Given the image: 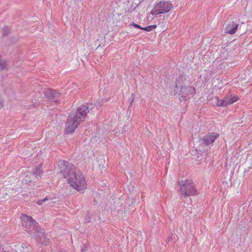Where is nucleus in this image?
Returning <instances> with one entry per match:
<instances>
[{"instance_id": "obj_1", "label": "nucleus", "mask_w": 252, "mask_h": 252, "mask_svg": "<svg viewBox=\"0 0 252 252\" xmlns=\"http://www.w3.org/2000/svg\"><path fill=\"white\" fill-rule=\"evenodd\" d=\"M102 104L103 103L97 101L94 103H88L86 105H81L76 111H72L66 120L64 133L66 134L73 133L90 110L93 109L94 106L100 107Z\"/></svg>"}, {"instance_id": "obj_2", "label": "nucleus", "mask_w": 252, "mask_h": 252, "mask_svg": "<svg viewBox=\"0 0 252 252\" xmlns=\"http://www.w3.org/2000/svg\"><path fill=\"white\" fill-rule=\"evenodd\" d=\"M173 92L174 95H179L180 101H186L187 99L193 96L195 93V89L191 86H183L179 79H178L176 80Z\"/></svg>"}, {"instance_id": "obj_3", "label": "nucleus", "mask_w": 252, "mask_h": 252, "mask_svg": "<svg viewBox=\"0 0 252 252\" xmlns=\"http://www.w3.org/2000/svg\"><path fill=\"white\" fill-rule=\"evenodd\" d=\"M67 183L74 189H86L87 184L83 174L76 170L67 180Z\"/></svg>"}, {"instance_id": "obj_4", "label": "nucleus", "mask_w": 252, "mask_h": 252, "mask_svg": "<svg viewBox=\"0 0 252 252\" xmlns=\"http://www.w3.org/2000/svg\"><path fill=\"white\" fill-rule=\"evenodd\" d=\"M59 167L60 172L66 180L70 177L72 174L77 170L73 164L65 160L61 161L59 164Z\"/></svg>"}, {"instance_id": "obj_5", "label": "nucleus", "mask_w": 252, "mask_h": 252, "mask_svg": "<svg viewBox=\"0 0 252 252\" xmlns=\"http://www.w3.org/2000/svg\"><path fill=\"white\" fill-rule=\"evenodd\" d=\"M173 8V5L168 1H161L156 3L151 12L152 15L166 13L169 12Z\"/></svg>"}, {"instance_id": "obj_6", "label": "nucleus", "mask_w": 252, "mask_h": 252, "mask_svg": "<svg viewBox=\"0 0 252 252\" xmlns=\"http://www.w3.org/2000/svg\"><path fill=\"white\" fill-rule=\"evenodd\" d=\"M21 220L22 224L29 232L35 233L38 232V223L31 217L26 215H22Z\"/></svg>"}, {"instance_id": "obj_7", "label": "nucleus", "mask_w": 252, "mask_h": 252, "mask_svg": "<svg viewBox=\"0 0 252 252\" xmlns=\"http://www.w3.org/2000/svg\"><path fill=\"white\" fill-rule=\"evenodd\" d=\"M42 164L41 163L38 167H36L32 169V170L29 173V175H27L24 181L26 183H30L31 182L34 181L36 179H38V177H40L42 175L43 172L40 169Z\"/></svg>"}, {"instance_id": "obj_8", "label": "nucleus", "mask_w": 252, "mask_h": 252, "mask_svg": "<svg viewBox=\"0 0 252 252\" xmlns=\"http://www.w3.org/2000/svg\"><path fill=\"white\" fill-rule=\"evenodd\" d=\"M219 136V134L217 132H209L200 139V141H202L205 146H208L210 144H213Z\"/></svg>"}, {"instance_id": "obj_9", "label": "nucleus", "mask_w": 252, "mask_h": 252, "mask_svg": "<svg viewBox=\"0 0 252 252\" xmlns=\"http://www.w3.org/2000/svg\"><path fill=\"white\" fill-rule=\"evenodd\" d=\"M44 94L48 99L54 101H57V99L61 95V93L57 92L55 90L49 88L44 90Z\"/></svg>"}, {"instance_id": "obj_10", "label": "nucleus", "mask_w": 252, "mask_h": 252, "mask_svg": "<svg viewBox=\"0 0 252 252\" xmlns=\"http://www.w3.org/2000/svg\"><path fill=\"white\" fill-rule=\"evenodd\" d=\"M180 189H195V186L191 180H182L178 182Z\"/></svg>"}, {"instance_id": "obj_11", "label": "nucleus", "mask_w": 252, "mask_h": 252, "mask_svg": "<svg viewBox=\"0 0 252 252\" xmlns=\"http://www.w3.org/2000/svg\"><path fill=\"white\" fill-rule=\"evenodd\" d=\"M238 26V24L234 23V22L228 24L225 32L227 33L233 34L236 32Z\"/></svg>"}, {"instance_id": "obj_12", "label": "nucleus", "mask_w": 252, "mask_h": 252, "mask_svg": "<svg viewBox=\"0 0 252 252\" xmlns=\"http://www.w3.org/2000/svg\"><path fill=\"white\" fill-rule=\"evenodd\" d=\"M196 190H181V194L183 197H187L195 194Z\"/></svg>"}, {"instance_id": "obj_13", "label": "nucleus", "mask_w": 252, "mask_h": 252, "mask_svg": "<svg viewBox=\"0 0 252 252\" xmlns=\"http://www.w3.org/2000/svg\"><path fill=\"white\" fill-rule=\"evenodd\" d=\"M7 69V63L5 60L0 55V71Z\"/></svg>"}, {"instance_id": "obj_14", "label": "nucleus", "mask_w": 252, "mask_h": 252, "mask_svg": "<svg viewBox=\"0 0 252 252\" xmlns=\"http://www.w3.org/2000/svg\"><path fill=\"white\" fill-rule=\"evenodd\" d=\"M228 98H225L221 100V103L220 104V107H226L231 104Z\"/></svg>"}, {"instance_id": "obj_15", "label": "nucleus", "mask_w": 252, "mask_h": 252, "mask_svg": "<svg viewBox=\"0 0 252 252\" xmlns=\"http://www.w3.org/2000/svg\"><path fill=\"white\" fill-rule=\"evenodd\" d=\"M2 35L3 36H7L9 33V28L8 26H4L2 29Z\"/></svg>"}, {"instance_id": "obj_16", "label": "nucleus", "mask_w": 252, "mask_h": 252, "mask_svg": "<svg viewBox=\"0 0 252 252\" xmlns=\"http://www.w3.org/2000/svg\"><path fill=\"white\" fill-rule=\"evenodd\" d=\"M230 101V103L231 104L235 102L237 100L239 99V97L236 95H231L230 98H228Z\"/></svg>"}, {"instance_id": "obj_17", "label": "nucleus", "mask_w": 252, "mask_h": 252, "mask_svg": "<svg viewBox=\"0 0 252 252\" xmlns=\"http://www.w3.org/2000/svg\"><path fill=\"white\" fill-rule=\"evenodd\" d=\"M134 100V96L133 94H131V96L129 97L128 102L129 103V105L131 106Z\"/></svg>"}, {"instance_id": "obj_18", "label": "nucleus", "mask_w": 252, "mask_h": 252, "mask_svg": "<svg viewBox=\"0 0 252 252\" xmlns=\"http://www.w3.org/2000/svg\"><path fill=\"white\" fill-rule=\"evenodd\" d=\"M130 26H133L134 28H137V29H141V30H142V27H141L140 25L137 24H135L134 22H132Z\"/></svg>"}, {"instance_id": "obj_19", "label": "nucleus", "mask_w": 252, "mask_h": 252, "mask_svg": "<svg viewBox=\"0 0 252 252\" xmlns=\"http://www.w3.org/2000/svg\"><path fill=\"white\" fill-rule=\"evenodd\" d=\"M50 199V198H47V197H45V198L44 199H41V200H38V201H37V204H38V205H41V204H42L43 202L45 201H46V200H49V199Z\"/></svg>"}, {"instance_id": "obj_20", "label": "nucleus", "mask_w": 252, "mask_h": 252, "mask_svg": "<svg viewBox=\"0 0 252 252\" xmlns=\"http://www.w3.org/2000/svg\"><path fill=\"white\" fill-rule=\"evenodd\" d=\"M142 30L145 31L146 32H151L152 31L151 29V26H148V27H146L145 28H142Z\"/></svg>"}, {"instance_id": "obj_21", "label": "nucleus", "mask_w": 252, "mask_h": 252, "mask_svg": "<svg viewBox=\"0 0 252 252\" xmlns=\"http://www.w3.org/2000/svg\"><path fill=\"white\" fill-rule=\"evenodd\" d=\"M216 99H217V103H216V105H217V106H219V107H220V103H221V100L222 99H219V97H218V96H217V97H216Z\"/></svg>"}, {"instance_id": "obj_22", "label": "nucleus", "mask_w": 252, "mask_h": 252, "mask_svg": "<svg viewBox=\"0 0 252 252\" xmlns=\"http://www.w3.org/2000/svg\"><path fill=\"white\" fill-rule=\"evenodd\" d=\"M135 184L133 183V184H131L130 186H129V189H133L134 188H137V187L135 186Z\"/></svg>"}, {"instance_id": "obj_23", "label": "nucleus", "mask_w": 252, "mask_h": 252, "mask_svg": "<svg viewBox=\"0 0 252 252\" xmlns=\"http://www.w3.org/2000/svg\"><path fill=\"white\" fill-rule=\"evenodd\" d=\"M3 103V100L1 98V97H0V108L2 107Z\"/></svg>"}, {"instance_id": "obj_24", "label": "nucleus", "mask_w": 252, "mask_h": 252, "mask_svg": "<svg viewBox=\"0 0 252 252\" xmlns=\"http://www.w3.org/2000/svg\"><path fill=\"white\" fill-rule=\"evenodd\" d=\"M151 29L153 31L154 29H155L157 28V25H151Z\"/></svg>"}, {"instance_id": "obj_25", "label": "nucleus", "mask_w": 252, "mask_h": 252, "mask_svg": "<svg viewBox=\"0 0 252 252\" xmlns=\"http://www.w3.org/2000/svg\"><path fill=\"white\" fill-rule=\"evenodd\" d=\"M2 198H5L6 197L3 196Z\"/></svg>"}]
</instances>
